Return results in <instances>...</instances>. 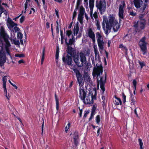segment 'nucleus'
Segmentation results:
<instances>
[{"label": "nucleus", "mask_w": 149, "mask_h": 149, "mask_svg": "<svg viewBox=\"0 0 149 149\" xmlns=\"http://www.w3.org/2000/svg\"><path fill=\"white\" fill-rule=\"evenodd\" d=\"M94 92L95 94L94 95H93V93L91 94V92H90L88 95L86 96V92L83 89L80 87L79 89V97L84 103L86 104H92L94 100L96 99V91H94Z\"/></svg>", "instance_id": "nucleus-1"}, {"label": "nucleus", "mask_w": 149, "mask_h": 149, "mask_svg": "<svg viewBox=\"0 0 149 149\" xmlns=\"http://www.w3.org/2000/svg\"><path fill=\"white\" fill-rule=\"evenodd\" d=\"M73 61L79 67H83L86 62V58L84 53L82 52H80L79 55L74 54L73 56Z\"/></svg>", "instance_id": "nucleus-2"}, {"label": "nucleus", "mask_w": 149, "mask_h": 149, "mask_svg": "<svg viewBox=\"0 0 149 149\" xmlns=\"http://www.w3.org/2000/svg\"><path fill=\"white\" fill-rule=\"evenodd\" d=\"M0 34L1 36L5 42V47L7 53L8 55H10L9 48L11 45L9 42L8 41L9 36L6 33L4 27L2 25L0 26Z\"/></svg>", "instance_id": "nucleus-3"}, {"label": "nucleus", "mask_w": 149, "mask_h": 149, "mask_svg": "<svg viewBox=\"0 0 149 149\" xmlns=\"http://www.w3.org/2000/svg\"><path fill=\"white\" fill-rule=\"evenodd\" d=\"M103 21L105 18V22L107 23V22L109 24L112 25L113 28L114 32H116L118 31L120 27V26L118 21L115 19V15L113 14L110 15L109 16V20L108 19L107 17L104 16H103Z\"/></svg>", "instance_id": "nucleus-4"}, {"label": "nucleus", "mask_w": 149, "mask_h": 149, "mask_svg": "<svg viewBox=\"0 0 149 149\" xmlns=\"http://www.w3.org/2000/svg\"><path fill=\"white\" fill-rule=\"evenodd\" d=\"M134 3L136 8H139V11L141 13L144 12L146 7L147 6V3L144 0H134Z\"/></svg>", "instance_id": "nucleus-5"}, {"label": "nucleus", "mask_w": 149, "mask_h": 149, "mask_svg": "<svg viewBox=\"0 0 149 149\" xmlns=\"http://www.w3.org/2000/svg\"><path fill=\"white\" fill-rule=\"evenodd\" d=\"M102 69L101 68H99L97 69L96 71V74L97 75V78L99 77L100 78V79L99 81L98 82V86L99 84H100V87L103 92H104L105 91V88L104 87V80L102 78L100 77V74L102 72Z\"/></svg>", "instance_id": "nucleus-6"}, {"label": "nucleus", "mask_w": 149, "mask_h": 149, "mask_svg": "<svg viewBox=\"0 0 149 149\" xmlns=\"http://www.w3.org/2000/svg\"><path fill=\"white\" fill-rule=\"evenodd\" d=\"M96 36L98 45L99 47V50L100 52H101L104 49L103 46L104 42L103 41V38L101 35L98 32L96 33Z\"/></svg>", "instance_id": "nucleus-7"}, {"label": "nucleus", "mask_w": 149, "mask_h": 149, "mask_svg": "<svg viewBox=\"0 0 149 149\" xmlns=\"http://www.w3.org/2000/svg\"><path fill=\"white\" fill-rule=\"evenodd\" d=\"M96 7L99 10L100 13L103 14L105 11L106 8V2L105 0H101L99 2L96 3Z\"/></svg>", "instance_id": "nucleus-8"}, {"label": "nucleus", "mask_w": 149, "mask_h": 149, "mask_svg": "<svg viewBox=\"0 0 149 149\" xmlns=\"http://www.w3.org/2000/svg\"><path fill=\"white\" fill-rule=\"evenodd\" d=\"M104 19H105V18ZM105 22V19L103 21L102 23V28L105 34L108 35L111 32L112 25L109 24L107 22V23Z\"/></svg>", "instance_id": "nucleus-9"}, {"label": "nucleus", "mask_w": 149, "mask_h": 149, "mask_svg": "<svg viewBox=\"0 0 149 149\" xmlns=\"http://www.w3.org/2000/svg\"><path fill=\"white\" fill-rule=\"evenodd\" d=\"M145 38L143 37L140 40L139 45L143 55L146 54L147 53V43L145 42Z\"/></svg>", "instance_id": "nucleus-10"}, {"label": "nucleus", "mask_w": 149, "mask_h": 149, "mask_svg": "<svg viewBox=\"0 0 149 149\" xmlns=\"http://www.w3.org/2000/svg\"><path fill=\"white\" fill-rule=\"evenodd\" d=\"M146 23V20H139L134 22V26L138 29H143L145 28Z\"/></svg>", "instance_id": "nucleus-11"}, {"label": "nucleus", "mask_w": 149, "mask_h": 149, "mask_svg": "<svg viewBox=\"0 0 149 149\" xmlns=\"http://www.w3.org/2000/svg\"><path fill=\"white\" fill-rule=\"evenodd\" d=\"M125 4L124 1H121L119 7L118 15L120 19H123L124 10H125Z\"/></svg>", "instance_id": "nucleus-12"}, {"label": "nucleus", "mask_w": 149, "mask_h": 149, "mask_svg": "<svg viewBox=\"0 0 149 149\" xmlns=\"http://www.w3.org/2000/svg\"><path fill=\"white\" fill-rule=\"evenodd\" d=\"M62 60L65 64H67L68 65H71L72 58L68 54L65 57L63 56L62 58Z\"/></svg>", "instance_id": "nucleus-13"}, {"label": "nucleus", "mask_w": 149, "mask_h": 149, "mask_svg": "<svg viewBox=\"0 0 149 149\" xmlns=\"http://www.w3.org/2000/svg\"><path fill=\"white\" fill-rule=\"evenodd\" d=\"M87 34L88 36L92 39L93 43H95V35L91 29L89 28L88 30Z\"/></svg>", "instance_id": "nucleus-14"}, {"label": "nucleus", "mask_w": 149, "mask_h": 149, "mask_svg": "<svg viewBox=\"0 0 149 149\" xmlns=\"http://www.w3.org/2000/svg\"><path fill=\"white\" fill-rule=\"evenodd\" d=\"M7 25L8 28L10 30H11L15 26H17V24L14 23L10 18H8L7 21Z\"/></svg>", "instance_id": "nucleus-15"}, {"label": "nucleus", "mask_w": 149, "mask_h": 149, "mask_svg": "<svg viewBox=\"0 0 149 149\" xmlns=\"http://www.w3.org/2000/svg\"><path fill=\"white\" fill-rule=\"evenodd\" d=\"M79 31V27L78 25L77 24L74 26V35L75 36L78 34V35L76 37V39L79 38L81 36V33H78Z\"/></svg>", "instance_id": "nucleus-16"}, {"label": "nucleus", "mask_w": 149, "mask_h": 149, "mask_svg": "<svg viewBox=\"0 0 149 149\" xmlns=\"http://www.w3.org/2000/svg\"><path fill=\"white\" fill-rule=\"evenodd\" d=\"M6 58L4 54H0V66H2L4 63L6 62Z\"/></svg>", "instance_id": "nucleus-17"}, {"label": "nucleus", "mask_w": 149, "mask_h": 149, "mask_svg": "<svg viewBox=\"0 0 149 149\" xmlns=\"http://www.w3.org/2000/svg\"><path fill=\"white\" fill-rule=\"evenodd\" d=\"M77 81L78 82V83L79 84V86H80V87L81 88H83V87H82V86H83L84 85V83L82 81V75H78L77 76Z\"/></svg>", "instance_id": "nucleus-18"}, {"label": "nucleus", "mask_w": 149, "mask_h": 149, "mask_svg": "<svg viewBox=\"0 0 149 149\" xmlns=\"http://www.w3.org/2000/svg\"><path fill=\"white\" fill-rule=\"evenodd\" d=\"M131 95L130 98V104L132 105H135L136 102V98L131 93V91L130 92Z\"/></svg>", "instance_id": "nucleus-19"}, {"label": "nucleus", "mask_w": 149, "mask_h": 149, "mask_svg": "<svg viewBox=\"0 0 149 149\" xmlns=\"http://www.w3.org/2000/svg\"><path fill=\"white\" fill-rule=\"evenodd\" d=\"M72 38H70L69 40V42H67V39L66 38L65 39V42L66 44L67 45H72L75 42V39L74 38L73 35H72Z\"/></svg>", "instance_id": "nucleus-20"}, {"label": "nucleus", "mask_w": 149, "mask_h": 149, "mask_svg": "<svg viewBox=\"0 0 149 149\" xmlns=\"http://www.w3.org/2000/svg\"><path fill=\"white\" fill-rule=\"evenodd\" d=\"M73 142L74 144L76 146H77L79 142V136L78 134L76 133L75 134V135L73 137Z\"/></svg>", "instance_id": "nucleus-21"}, {"label": "nucleus", "mask_w": 149, "mask_h": 149, "mask_svg": "<svg viewBox=\"0 0 149 149\" xmlns=\"http://www.w3.org/2000/svg\"><path fill=\"white\" fill-rule=\"evenodd\" d=\"M94 0H89V5L90 10V15H92L93 9L94 6Z\"/></svg>", "instance_id": "nucleus-22"}, {"label": "nucleus", "mask_w": 149, "mask_h": 149, "mask_svg": "<svg viewBox=\"0 0 149 149\" xmlns=\"http://www.w3.org/2000/svg\"><path fill=\"white\" fill-rule=\"evenodd\" d=\"M84 80L87 82H90L91 80V79L88 73L85 72L84 74Z\"/></svg>", "instance_id": "nucleus-23"}, {"label": "nucleus", "mask_w": 149, "mask_h": 149, "mask_svg": "<svg viewBox=\"0 0 149 149\" xmlns=\"http://www.w3.org/2000/svg\"><path fill=\"white\" fill-rule=\"evenodd\" d=\"M9 76H4L2 77V81L3 82V88H6V83L7 81V77H9Z\"/></svg>", "instance_id": "nucleus-24"}, {"label": "nucleus", "mask_w": 149, "mask_h": 149, "mask_svg": "<svg viewBox=\"0 0 149 149\" xmlns=\"http://www.w3.org/2000/svg\"><path fill=\"white\" fill-rule=\"evenodd\" d=\"M115 98L116 99L114 101L115 104L116 105H119L121 104V101L120 98H118L116 96H115Z\"/></svg>", "instance_id": "nucleus-25"}, {"label": "nucleus", "mask_w": 149, "mask_h": 149, "mask_svg": "<svg viewBox=\"0 0 149 149\" xmlns=\"http://www.w3.org/2000/svg\"><path fill=\"white\" fill-rule=\"evenodd\" d=\"M3 89L5 96L7 98L8 101L10 100V95L9 93L7 94L6 88H3Z\"/></svg>", "instance_id": "nucleus-26"}, {"label": "nucleus", "mask_w": 149, "mask_h": 149, "mask_svg": "<svg viewBox=\"0 0 149 149\" xmlns=\"http://www.w3.org/2000/svg\"><path fill=\"white\" fill-rule=\"evenodd\" d=\"M10 40L11 42L15 45H19V42L17 40H16V39H12L11 38H10Z\"/></svg>", "instance_id": "nucleus-27"}, {"label": "nucleus", "mask_w": 149, "mask_h": 149, "mask_svg": "<svg viewBox=\"0 0 149 149\" xmlns=\"http://www.w3.org/2000/svg\"><path fill=\"white\" fill-rule=\"evenodd\" d=\"M0 17H1V14L3 13L5 15H7V12L6 10L2 7H0Z\"/></svg>", "instance_id": "nucleus-28"}, {"label": "nucleus", "mask_w": 149, "mask_h": 149, "mask_svg": "<svg viewBox=\"0 0 149 149\" xmlns=\"http://www.w3.org/2000/svg\"><path fill=\"white\" fill-rule=\"evenodd\" d=\"M55 100L56 101V110L58 111L59 109L58 99V98H57L56 94H55Z\"/></svg>", "instance_id": "nucleus-29"}, {"label": "nucleus", "mask_w": 149, "mask_h": 149, "mask_svg": "<svg viewBox=\"0 0 149 149\" xmlns=\"http://www.w3.org/2000/svg\"><path fill=\"white\" fill-rule=\"evenodd\" d=\"M83 15H81L80 14H78V20L81 24L83 22Z\"/></svg>", "instance_id": "nucleus-30"}, {"label": "nucleus", "mask_w": 149, "mask_h": 149, "mask_svg": "<svg viewBox=\"0 0 149 149\" xmlns=\"http://www.w3.org/2000/svg\"><path fill=\"white\" fill-rule=\"evenodd\" d=\"M30 7V4H29V3H25L24 4V13L26 12V10H28Z\"/></svg>", "instance_id": "nucleus-31"}, {"label": "nucleus", "mask_w": 149, "mask_h": 149, "mask_svg": "<svg viewBox=\"0 0 149 149\" xmlns=\"http://www.w3.org/2000/svg\"><path fill=\"white\" fill-rule=\"evenodd\" d=\"M119 47L121 48L123 50H124L125 51V54H127V49L125 46H124L123 45L121 44L120 45Z\"/></svg>", "instance_id": "nucleus-32"}, {"label": "nucleus", "mask_w": 149, "mask_h": 149, "mask_svg": "<svg viewBox=\"0 0 149 149\" xmlns=\"http://www.w3.org/2000/svg\"><path fill=\"white\" fill-rule=\"evenodd\" d=\"M84 8L82 6H81L80 8L79 13V14L84 15Z\"/></svg>", "instance_id": "nucleus-33"}, {"label": "nucleus", "mask_w": 149, "mask_h": 149, "mask_svg": "<svg viewBox=\"0 0 149 149\" xmlns=\"http://www.w3.org/2000/svg\"><path fill=\"white\" fill-rule=\"evenodd\" d=\"M95 109L93 108V109L91 112L90 117L89 119V120H91L93 118V116L95 114Z\"/></svg>", "instance_id": "nucleus-34"}, {"label": "nucleus", "mask_w": 149, "mask_h": 149, "mask_svg": "<svg viewBox=\"0 0 149 149\" xmlns=\"http://www.w3.org/2000/svg\"><path fill=\"white\" fill-rule=\"evenodd\" d=\"M95 24L97 26V29L98 30H100L101 28L100 23L97 20H96Z\"/></svg>", "instance_id": "nucleus-35"}, {"label": "nucleus", "mask_w": 149, "mask_h": 149, "mask_svg": "<svg viewBox=\"0 0 149 149\" xmlns=\"http://www.w3.org/2000/svg\"><path fill=\"white\" fill-rule=\"evenodd\" d=\"M138 141L139 142V144L140 146V149H143L142 147L143 143L142 141V140L140 139H138Z\"/></svg>", "instance_id": "nucleus-36"}, {"label": "nucleus", "mask_w": 149, "mask_h": 149, "mask_svg": "<svg viewBox=\"0 0 149 149\" xmlns=\"http://www.w3.org/2000/svg\"><path fill=\"white\" fill-rule=\"evenodd\" d=\"M72 70L75 73L76 75V77L78 75H81L77 69L76 68H73Z\"/></svg>", "instance_id": "nucleus-37"}, {"label": "nucleus", "mask_w": 149, "mask_h": 149, "mask_svg": "<svg viewBox=\"0 0 149 149\" xmlns=\"http://www.w3.org/2000/svg\"><path fill=\"white\" fill-rule=\"evenodd\" d=\"M72 34V32L70 30H68L66 31V35L69 38Z\"/></svg>", "instance_id": "nucleus-38"}, {"label": "nucleus", "mask_w": 149, "mask_h": 149, "mask_svg": "<svg viewBox=\"0 0 149 149\" xmlns=\"http://www.w3.org/2000/svg\"><path fill=\"white\" fill-rule=\"evenodd\" d=\"M132 84L134 88V89H135V90H136L137 84V81L136 79H134L133 80Z\"/></svg>", "instance_id": "nucleus-39"}, {"label": "nucleus", "mask_w": 149, "mask_h": 149, "mask_svg": "<svg viewBox=\"0 0 149 149\" xmlns=\"http://www.w3.org/2000/svg\"><path fill=\"white\" fill-rule=\"evenodd\" d=\"M70 123H68V124H67V125L65 127V132H67L68 131V129L70 127Z\"/></svg>", "instance_id": "nucleus-40"}, {"label": "nucleus", "mask_w": 149, "mask_h": 149, "mask_svg": "<svg viewBox=\"0 0 149 149\" xmlns=\"http://www.w3.org/2000/svg\"><path fill=\"white\" fill-rule=\"evenodd\" d=\"M96 121L97 123L98 124H99V123L100 121V118L99 115H97L96 117Z\"/></svg>", "instance_id": "nucleus-41"}, {"label": "nucleus", "mask_w": 149, "mask_h": 149, "mask_svg": "<svg viewBox=\"0 0 149 149\" xmlns=\"http://www.w3.org/2000/svg\"><path fill=\"white\" fill-rule=\"evenodd\" d=\"M23 35L20 32L18 33L17 36L18 38L21 39L22 38Z\"/></svg>", "instance_id": "nucleus-42"}, {"label": "nucleus", "mask_w": 149, "mask_h": 149, "mask_svg": "<svg viewBox=\"0 0 149 149\" xmlns=\"http://www.w3.org/2000/svg\"><path fill=\"white\" fill-rule=\"evenodd\" d=\"M130 15L132 16H135L136 15V13L134 12L133 10L130 11L129 12Z\"/></svg>", "instance_id": "nucleus-43"}, {"label": "nucleus", "mask_w": 149, "mask_h": 149, "mask_svg": "<svg viewBox=\"0 0 149 149\" xmlns=\"http://www.w3.org/2000/svg\"><path fill=\"white\" fill-rule=\"evenodd\" d=\"M144 15H140L139 16V20H146L144 18Z\"/></svg>", "instance_id": "nucleus-44"}, {"label": "nucleus", "mask_w": 149, "mask_h": 149, "mask_svg": "<svg viewBox=\"0 0 149 149\" xmlns=\"http://www.w3.org/2000/svg\"><path fill=\"white\" fill-rule=\"evenodd\" d=\"M15 56L17 57H23L24 56V55L23 54H16L15 55Z\"/></svg>", "instance_id": "nucleus-45"}, {"label": "nucleus", "mask_w": 149, "mask_h": 149, "mask_svg": "<svg viewBox=\"0 0 149 149\" xmlns=\"http://www.w3.org/2000/svg\"><path fill=\"white\" fill-rule=\"evenodd\" d=\"M139 64L140 65L141 68H142L143 66H145V65L144 63L143 62L139 61Z\"/></svg>", "instance_id": "nucleus-46"}, {"label": "nucleus", "mask_w": 149, "mask_h": 149, "mask_svg": "<svg viewBox=\"0 0 149 149\" xmlns=\"http://www.w3.org/2000/svg\"><path fill=\"white\" fill-rule=\"evenodd\" d=\"M95 54V58H96L97 56V57H99V52L98 51V50H96L94 51Z\"/></svg>", "instance_id": "nucleus-47"}, {"label": "nucleus", "mask_w": 149, "mask_h": 149, "mask_svg": "<svg viewBox=\"0 0 149 149\" xmlns=\"http://www.w3.org/2000/svg\"><path fill=\"white\" fill-rule=\"evenodd\" d=\"M122 97L123 99V102L124 103H125L126 102V96L123 93L122 94Z\"/></svg>", "instance_id": "nucleus-48"}, {"label": "nucleus", "mask_w": 149, "mask_h": 149, "mask_svg": "<svg viewBox=\"0 0 149 149\" xmlns=\"http://www.w3.org/2000/svg\"><path fill=\"white\" fill-rule=\"evenodd\" d=\"M68 53H70L71 52L72 50V48L71 47H70L68 45Z\"/></svg>", "instance_id": "nucleus-49"}, {"label": "nucleus", "mask_w": 149, "mask_h": 149, "mask_svg": "<svg viewBox=\"0 0 149 149\" xmlns=\"http://www.w3.org/2000/svg\"><path fill=\"white\" fill-rule=\"evenodd\" d=\"M25 19V17L22 16L21 17L20 19V23H22L24 21Z\"/></svg>", "instance_id": "nucleus-50"}, {"label": "nucleus", "mask_w": 149, "mask_h": 149, "mask_svg": "<svg viewBox=\"0 0 149 149\" xmlns=\"http://www.w3.org/2000/svg\"><path fill=\"white\" fill-rule=\"evenodd\" d=\"M13 28L15 32H17L19 31V28L17 27V26H15Z\"/></svg>", "instance_id": "nucleus-51"}, {"label": "nucleus", "mask_w": 149, "mask_h": 149, "mask_svg": "<svg viewBox=\"0 0 149 149\" xmlns=\"http://www.w3.org/2000/svg\"><path fill=\"white\" fill-rule=\"evenodd\" d=\"M77 15V11L75 9L73 12V19H74V18Z\"/></svg>", "instance_id": "nucleus-52"}, {"label": "nucleus", "mask_w": 149, "mask_h": 149, "mask_svg": "<svg viewBox=\"0 0 149 149\" xmlns=\"http://www.w3.org/2000/svg\"><path fill=\"white\" fill-rule=\"evenodd\" d=\"M137 109V110L138 111L140 110V109L139 108H137V109H134V113H135L136 116L137 117H138V116L137 113V111H136Z\"/></svg>", "instance_id": "nucleus-53"}, {"label": "nucleus", "mask_w": 149, "mask_h": 149, "mask_svg": "<svg viewBox=\"0 0 149 149\" xmlns=\"http://www.w3.org/2000/svg\"><path fill=\"white\" fill-rule=\"evenodd\" d=\"M93 16L94 17V18H95V19H96L97 17V13L96 12H95L94 13Z\"/></svg>", "instance_id": "nucleus-54"}, {"label": "nucleus", "mask_w": 149, "mask_h": 149, "mask_svg": "<svg viewBox=\"0 0 149 149\" xmlns=\"http://www.w3.org/2000/svg\"><path fill=\"white\" fill-rule=\"evenodd\" d=\"M82 2V0H77V6H79Z\"/></svg>", "instance_id": "nucleus-55"}, {"label": "nucleus", "mask_w": 149, "mask_h": 149, "mask_svg": "<svg viewBox=\"0 0 149 149\" xmlns=\"http://www.w3.org/2000/svg\"><path fill=\"white\" fill-rule=\"evenodd\" d=\"M89 112L87 111H85L84 113V118H85L86 116L89 113Z\"/></svg>", "instance_id": "nucleus-56"}, {"label": "nucleus", "mask_w": 149, "mask_h": 149, "mask_svg": "<svg viewBox=\"0 0 149 149\" xmlns=\"http://www.w3.org/2000/svg\"><path fill=\"white\" fill-rule=\"evenodd\" d=\"M128 37L127 36H125L124 39L126 41H130V38L128 39Z\"/></svg>", "instance_id": "nucleus-57"}, {"label": "nucleus", "mask_w": 149, "mask_h": 149, "mask_svg": "<svg viewBox=\"0 0 149 149\" xmlns=\"http://www.w3.org/2000/svg\"><path fill=\"white\" fill-rule=\"evenodd\" d=\"M95 43H94L93 48L95 50H98L97 49V47L96 45H95Z\"/></svg>", "instance_id": "nucleus-58"}, {"label": "nucleus", "mask_w": 149, "mask_h": 149, "mask_svg": "<svg viewBox=\"0 0 149 149\" xmlns=\"http://www.w3.org/2000/svg\"><path fill=\"white\" fill-rule=\"evenodd\" d=\"M100 128H99L97 130V136H99L100 135Z\"/></svg>", "instance_id": "nucleus-59"}, {"label": "nucleus", "mask_w": 149, "mask_h": 149, "mask_svg": "<svg viewBox=\"0 0 149 149\" xmlns=\"http://www.w3.org/2000/svg\"><path fill=\"white\" fill-rule=\"evenodd\" d=\"M84 6L86 7V8H88L87 6H88V2H84Z\"/></svg>", "instance_id": "nucleus-60"}, {"label": "nucleus", "mask_w": 149, "mask_h": 149, "mask_svg": "<svg viewBox=\"0 0 149 149\" xmlns=\"http://www.w3.org/2000/svg\"><path fill=\"white\" fill-rule=\"evenodd\" d=\"M61 40H63L64 37L63 35V33L62 32H61Z\"/></svg>", "instance_id": "nucleus-61"}, {"label": "nucleus", "mask_w": 149, "mask_h": 149, "mask_svg": "<svg viewBox=\"0 0 149 149\" xmlns=\"http://www.w3.org/2000/svg\"><path fill=\"white\" fill-rule=\"evenodd\" d=\"M18 63H19L20 64L22 63H24V61L23 60H20L19 61H18Z\"/></svg>", "instance_id": "nucleus-62"}, {"label": "nucleus", "mask_w": 149, "mask_h": 149, "mask_svg": "<svg viewBox=\"0 0 149 149\" xmlns=\"http://www.w3.org/2000/svg\"><path fill=\"white\" fill-rule=\"evenodd\" d=\"M59 54H56V60H58Z\"/></svg>", "instance_id": "nucleus-63"}, {"label": "nucleus", "mask_w": 149, "mask_h": 149, "mask_svg": "<svg viewBox=\"0 0 149 149\" xmlns=\"http://www.w3.org/2000/svg\"><path fill=\"white\" fill-rule=\"evenodd\" d=\"M46 27L47 29L49 27V23L48 22L46 23Z\"/></svg>", "instance_id": "nucleus-64"}]
</instances>
